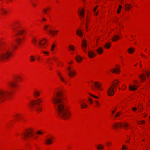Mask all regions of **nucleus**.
Returning a JSON list of instances; mask_svg holds the SVG:
<instances>
[{
	"mask_svg": "<svg viewBox=\"0 0 150 150\" xmlns=\"http://www.w3.org/2000/svg\"><path fill=\"white\" fill-rule=\"evenodd\" d=\"M50 10L49 8H44L42 10L43 13L44 14H47L48 16H49V15L48 14L47 11Z\"/></svg>",
	"mask_w": 150,
	"mask_h": 150,
	"instance_id": "nucleus-21",
	"label": "nucleus"
},
{
	"mask_svg": "<svg viewBox=\"0 0 150 150\" xmlns=\"http://www.w3.org/2000/svg\"><path fill=\"white\" fill-rule=\"evenodd\" d=\"M86 30L87 31H88V26L87 25H86Z\"/></svg>",
	"mask_w": 150,
	"mask_h": 150,
	"instance_id": "nucleus-57",
	"label": "nucleus"
},
{
	"mask_svg": "<svg viewBox=\"0 0 150 150\" xmlns=\"http://www.w3.org/2000/svg\"><path fill=\"white\" fill-rule=\"evenodd\" d=\"M122 8V6L121 5L119 6V8L121 9Z\"/></svg>",
	"mask_w": 150,
	"mask_h": 150,
	"instance_id": "nucleus-56",
	"label": "nucleus"
},
{
	"mask_svg": "<svg viewBox=\"0 0 150 150\" xmlns=\"http://www.w3.org/2000/svg\"><path fill=\"white\" fill-rule=\"evenodd\" d=\"M16 28H13V29L14 30H16Z\"/></svg>",
	"mask_w": 150,
	"mask_h": 150,
	"instance_id": "nucleus-64",
	"label": "nucleus"
},
{
	"mask_svg": "<svg viewBox=\"0 0 150 150\" xmlns=\"http://www.w3.org/2000/svg\"><path fill=\"white\" fill-rule=\"evenodd\" d=\"M32 41L33 43L35 45H36V43L37 42V40L36 38H33L32 40Z\"/></svg>",
	"mask_w": 150,
	"mask_h": 150,
	"instance_id": "nucleus-34",
	"label": "nucleus"
},
{
	"mask_svg": "<svg viewBox=\"0 0 150 150\" xmlns=\"http://www.w3.org/2000/svg\"><path fill=\"white\" fill-rule=\"evenodd\" d=\"M88 54L90 58H93L95 55L94 52L92 51H89L88 53Z\"/></svg>",
	"mask_w": 150,
	"mask_h": 150,
	"instance_id": "nucleus-13",
	"label": "nucleus"
},
{
	"mask_svg": "<svg viewBox=\"0 0 150 150\" xmlns=\"http://www.w3.org/2000/svg\"><path fill=\"white\" fill-rule=\"evenodd\" d=\"M120 11H121V9H120L119 8H118L117 10V13H119L120 12Z\"/></svg>",
	"mask_w": 150,
	"mask_h": 150,
	"instance_id": "nucleus-48",
	"label": "nucleus"
},
{
	"mask_svg": "<svg viewBox=\"0 0 150 150\" xmlns=\"http://www.w3.org/2000/svg\"><path fill=\"white\" fill-rule=\"evenodd\" d=\"M49 25H45L44 28V29H47Z\"/></svg>",
	"mask_w": 150,
	"mask_h": 150,
	"instance_id": "nucleus-46",
	"label": "nucleus"
},
{
	"mask_svg": "<svg viewBox=\"0 0 150 150\" xmlns=\"http://www.w3.org/2000/svg\"><path fill=\"white\" fill-rule=\"evenodd\" d=\"M141 56L143 57H145V56L143 54H142V53L141 54Z\"/></svg>",
	"mask_w": 150,
	"mask_h": 150,
	"instance_id": "nucleus-55",
	"label": "nucleus"
},
{
	"mask_svg": "<svg viewBox=\"0 0 150 150\" xmlns=\"http://www.w3.org/2000/svg\"><path fill=\"white\" fill-rule=\"evenodd\" d=\"M76 61L78 62H81L82 60V58L79 56L77 55L75 57Z\"/></svg>",
	"mask_w": 150,
	"mask_h": 150,
	"instance_id": "nucleus-22",
	"label": "nucleus"
},
{
	"mask_svg": "<svg viewBox=\"0 0 150 150\" xmlns=\"http://www.w3.org/2000/svg\"><path fill=\"white\" fill-rule=\"evenodd\" d=\"M8 85L10 87L9 90L1 89L0 90V101H3L6 100L12 93L11 90L16 87V84L14 81H10L8 83Z\"/></svg>",
	"mask_w": 150,
	"mask_h": 150,
	"instance_id": "nucleus-3",
	"label": "nucleus"
},
{
	"mask_svg": "<svg viewBox=\"0 0 150 150\" xmlns=\"http://www.w3.org/2000/svg\"><path fill=\"white\" fill-rule=\"evenodd\" d=\"M107 93L110 96H113L114 93V91L112 86L110 87L107 91Z\"/></svg>",
	"mask_w": 150,
	"mask_h": 150,
	"instance_id": "nucleus-10",
	"label": "nucleus"
},
{
	"mask_svg": "<svg viewBox=\"0 0 150 150\" xmlns=\"http://www.w3.org/2000/svg\"><path fill=\"white\" fill-rule=\"evenodd\" d=\"M97 148L98 150H102L104 148V146L102 144H99L97 146Z\"/></svg>",
	"mask_w": 150,
	"mask_h": 150,
	"instance_id": "nucleus-27",
	"label": "nucleus"
},
{
	"mask_svg": "<svg viewBox=\"0 0 150 150\" xmlns=\"http://www.w3.org/2000/svg\"><path fill=\"white\" fill-rule=\"evenodd\" d=\"M12 54L10 47L5 46L0 42V62L7 61Z\"/></svg>",
	"mask_w": 150,
	"mask_h": 150,
	"instance_id": "nucleus-2",
	"label": "nucleus"
},
{
	"mask_svg": "<svg viewBox=\"0 0 150 150\" xmlns=\"http://www.w3.org/2000/svg\"><path fill=\"white\" fill-rule=\"evenodd\" d=\"M94 84L95 87L92 88L93 91H95L96 90L101 89L100 83L98 82H96L94 83Z\"/></svg>",
	"mask_w": 150,
	"mask_h": 150,
	"instance_id": "nucleus-8",
	"label": "nucleus"
},
{
	"mask_svg": "<svg viewBox=\"0 0 150 150\" xmlns=\"http://www.w3.org/2000/svg\"><path fill=\"white\" fill-rule=\"evenodd\" d=\"M52 138H50V139H47L46 141H45V143H46L47 144H51L52 142Z\"/></svg>",
	"mask_w": 150,
	"mask_h": 150,
	"instance_id": "nucleus-20",
	"label": "nucleus"
},
{
	"mask_svg": "<svg viewBox=\"0 0 150 150\" xmlns=\"http://www.w3.org/2000/svg\"><path fill=\"white\" fill-rule=\"evenodd\" d=\"M111 70L112 72L113 73L116 72L117 73H119L120 71V69L118 68H116V69H112Z\"/></svg>",
	"mask_w": 150,
	"mask_h": 150,
	"instance_id": "nucleus-26",
	"label": "nucleus"
},
{
	"mask_svg": "<svg viewBox=\"0 0 150 150\" xmlns=\"http://www.w3.org/2000/svg\"><path fill=\"white\" fill-rule=\"evenodd\" d=\"M46 40L45 38L39 40L38 42V44L40 47L43 48V46L46 44Z\"/></svg>",
	"mask_w": 150,
	"mask_h": 150,
	"instance_id": "nucleus-9",
	"label": "nucleus"
},
{
	"mask_svg": "<svg viewBox=\"0 0 150 150\" xmlns=\"http://www.w3.org/2000/svg\"><path fill=\"white\" fill-rule=\"evenodd\" d=\"M25 33V31L23 30H17L15 34V36L16 37L15 39L16 42L19 45H20L23 40V38L21 37V35Z\"/></svg>",
	"mask_w": 150,
	"mask_h": 150,
	"instance_id": "nucleus-5",
	"label": "nucleus"
},
{
	"mask_svg": "<svg viewBox=\"0 0 150 150\" xmlns=\"http://www.w3.org/2000/svg\"><path fill=\"white\" fill-rule=\"evenodd\" d=\"M95 103L96 104V105L97 106H100V104L99 102L97 100H96L95 101Z\"/></svg>",
	"mask_w": 150,
	"mask_h": 150,
	"instance_id": "nucleus-40",
	"label": "nucleus"
},
{
	"mask_svg": "<svg viewBox=\"0 0 150 150\" xmlns=\"http://www.w3.org/2000/svg\"><path fill=\"white\" fill-rule=\"evenodd\" d=\"M104 46L107 48L108 49L110 47V44H109L108 43H107L105 44Z\"/></svg>",
	"mask_w": 150,
	"mask_h": 150,
	"instance_id": "nucleus-35",
	"label": "nucleus"
},
{
	"mask_svg": "<svg viewBox=\"0 0 150 150\" xmlns=\"http://www.w3.org/2000/svg\"><path fill=\"white\" fill-rule=\"evenodd\" d=\"M69 47L71 50L74 51V48L73 45H69Z\"/></svg>",
	"mask_w": 150,
	"mask_h": 150,
	"instance_id": "nucleus-33",
	"label": "nucleus"
},
{
	"mask_svg": "<svg viewBox=\"0 0 150 150\" xmlns=\"http://www.w3.org/2000/svg\"><path fill=\"white\" fill-rule=\"evenodd\" d=\"M33 135V131L31 129H29L23 135L24 138L25 140H27L28 137H31Z\"/></svg>",
	"mask_w": 150,
	"mask_h": 150,
	"instance_id": "nucleus-6",
	"label": "nucleus"
},
{
	"mask_svg": "<svg viewBox=\"0 0 150 150\" xmlns=\"http://www.w3.org/2000/svg\"><path fill=\"white\" fill-rule=\"evenodd\" d=\"M55 47V45L54 44H53L51 47V50L53 51Z\"/></svg>",
	"mask_w": 150,
	"mask_h": 150,
	"instance_id": "nucleus-43",
	"label": "nucleus"
},
{
	"mask_svg": "<svg viewBox=\"0 0 150 150\" xmlns=\"http://www.w3.org/2000/svg\"><path fill=\"white\" fill-rule=\"evenodd\" d=\"M137 88V86L134 85H131L129 86V89L131 91H134L136 90Z\"/></svg>",
	"mask_w": 150,
	"mask_h": 150,
	"instance_id": "nucleus-23",
	"label": "nucleus"
},
{
	"mask_svg": "<svg viewBox=\"0 0 150 150\" xmlns=\"http://www.w3.org/2000/svg\"><path fill=\"white\" fill-rule=\"evenodd\" d=\"M86 48H82V49H83V51L84 52L86 53Z\"/></svg>",
	"mask_w": 150,
	"mask_h": 150,
	"instance_id": "nucleus-50",
	"label": "nucleus"
},
{
	"mask_svg": "<svg viewBox=\"0 0 150 150\" xmlns=\"http://www.w3.org/2000/svg\"><path fill=\"white\" fill-rule=\"evenodd\" d=\"M1 11V14L2 15L6 14L7 13V11L3 8L0 9Z\"/></svg>",
	"mask_w": 150,
	"mask_h": 150,
	"instance_id": "nucleus-30",
	"label": "nucleus"
},
{
	"mask_svg": "<svg viewBox=\"0 0 150 150\" xmlns=\"http://www.w3.org/2000/svg\"><path fill=\"white\" fill-rule=\"evenodd\" d=\"M41 102L42 100L39 98L35 100H32L30 103L29 104L32 108L35 109L38 112H40L42 111V108L39 107V105Z\"/></svg>",
	"mask_w": 150,
	"mask_h": 150,
	"instance_id": "nucleus-4",
	"label": "nucleus"
},
{
	"mask_svg": "<svg viewBox=\"0 0 150 150\" xmlns=\"http://www.w3.org/2000/svg\"><path fill=\"white\" fill-rule=\"evenodd\" d=\"M57 74H58V75H59V78L60 79V80L61 81H62V82H64L65 83H67V82L65 81L64 79V78L61 75V74L60 73H57Z\"/></svg>",
	"mask_w": 150,
	"mask_h": 150,
	"instance_id": "nucleus-19",
	"label": "nucleus"
},
{
	"mask_svg": "<svg viewBox=\"0 0 150 150\" xmlns=\"http://www.w3.org/2000/svg\"><path fill=\"white\" fill-rule=\"evenodd\" d=\"M106 144L108 146L111 145H112V144L109 142H108L106 143Z\"/></svg>",
	"mask_w": 150,
	"mask_h": 150,
	"instance_id": "nucleus-45",
	"label": "nucleus"
},
{
	"mask_svg": "<svg viewBox=\"0 0 150 150\" xmlns=\"http://www.w3.org/2000/svg\"><path fill=\"white\" fill-rule=\"evenodd\" d=\"M97 6H96V7H95V8H94V9H93V11H94V12H95V11L96 10V9H97Z\"/></svg>",
	"mask_w": 150,
	"mask_h": 150,
	"instance_id": "nucleus-52",
	"label": "nucleus"
},
{
	"mask_svg": "<svg viewBox=\"0 0 150 150\" xmlns=\"http://www.w3.org/2000/svg\"><path fill=\"white\" fill-rule=\"evenodd\" d=\"M129 125L127 123H122L121 122H118L115 124L114 125V127L115 128L118 127H121L122 126L124 128L126 129V127L129 126Z\"/></svg>",
	"mask_w": 150,
	"mask_h": 150,
	"instance_id": "nucleus-7",
	"label": "nucleus"
},
{
	"mask_svg": "<svg viewBox=\"0 0 150 150\" xmlns=\"http://www.w3.org/2000/svg\"><path fill=\"white\" fill-rule=\"evenodd\" d=\"M15 117L16 120H18L20 117V115L18 114H16L15 115Z\"/></svg>",
	"mask_w": 150,
	"mask_h": 150,
	"instance_id": "nucleus-36",
	"label": "nucleus"
},
{
	"mask_svg": "<svg viewBox=\"0 0 150 150\" xmlns=\"http://www.w3.org/2000/svg\"><path fill=\"white\" fill-rule=\"evenodd\" d=\"M84 10L83 9L81 11H80L78 12V14L81 17V19L82 18H83L84 16Z\"/></svg>",
	"mask_w": 150,
	"mask_h": 150,
	"instance_id": "nucleus-11",
	"label": "nucleus"
},
{
	"mask_svg": "<svg viewBox=\"0 0 150 150\" xmlns=\"http://www.w3.org/2000/svg\"><path fill=\"white\" fill-rule=\"evenodd\" d=\"M44 52V53L45 54H48V52H45V51H44V52Z\"/></svg>",
	"mask_w": 150,
	"mask_h": 150,
	"instance_id": "nucleus-54",
	"label": "nucleus"
},
{
	"mask_svg": "<svg viewBox=\"0 0 150 150\" xmlns=\"http://www.w3.org/2000/svg\"><path fill=\"white\" fill-rule=\"evenodd\" d=\"M89 94L92 97H94V98H96V99H98L99 98L97 96H94V95H93V94H91V93H89Z\"/></svg>",
	"mask_w": 150,
	"mask_h": 150,
	"instance_id": "nucleus-42",
	"label": "nucleus"
},
{
	"mask_svg": "<svg viewBox=\"0 0 150 150\" xmlns=\"http://www.w3.org/2000/svg\"><path fill=\"white\" fill-rule=\"evenodd\" d=\"M11 47L13 48V49L17 48L16 45L13 44H11Z\"/></svg>",
	"mask_w": 150,
	"mask_h": 150,
	"instance_id": "nucleus-41",
	"label": "nucleus"
},
{
	"mask_svg": "<svg viewBox=\"0 0 150 150\" xmlns=\"http://www.w3.org/2000/svg\"><path fill=\"white\" fill-rule=\"evenodd\" d=\"M141 122V123H145V122L144 121H142L140 122Z\"/></svg>",
	"mask_w": 150,
	"mask_h": 150,
	"instance_id": "nucleus-59",
	"label": "nucleus"
},
{
	"mask_svg": "<svg viewBox=\"0 0 150 150\" xmlns=\"http://www.w3.org/2000/svg\"><path fill=\"white\" fill-rule=\"evenodd\" d=\"M115 112V110H113V111H112V113H114Z\"/></svg>",
	"mask_w": 150,
	"mask_h": 150,
	"instance_id": "nucleus-62",
	"label": "nucleus"
},
{
	"mask_svg": "<svg viewBox=\"0 0 150 150\" xmlns=\"http://www.w3.org/2000/svg\"><path fill=\"white\" fill-rule=\"evenodd\" d=\"M120 115V112H119L116 113V115H115V117H117L119 116Z\"/></svg>",
	"mask_w": 150,
	"mask_h": 150,
	"instance_id": "nucleus-44",
	"label": "nucleus"
},
{
	"mask_svg": "<svg viewBox=\"0 0 150 150\" xmlns=\"http://www.w3.org/2000/svg\"><path fill=\"white\" fill-rule=\"evenodd\" d=\"M76 72L74 71H70L68 73V75L69 77H72L73 76L75 75Z\"/></svg>",
	"mask_w": 150,
	"mask_h": 150,
	"instance_id": "nucleus-24",
	"label": "nucleus"
},
{
	"mask_svg": "<svg viewBox=\"0 0 150 150\" xmlns=\"http://www.w3.org/2000/svg\"><path fill=\"white\" fill-rule=\"evenodd\" d=\"M36 133L38 134H41L42 133L40 131H38L36 132Z\"/></svg>",
	"mask_w": 150,
	"mask_h": 150,
	"instance_id": "nucleus-47",
	"label": "nucleus"
},
{
	"mask_svg": "<svg viewBox=\"0 0 150 150\" xmlns=\"http://www.w3.org/2000/svg\"><path fill=\"white\" fill-rule=\"evenodd\" d=\"M128 149V147L125 145H123L122 146V150H127Z\"/></svg>",
	"mask_w": 150,
	"mask_h": 150,
	"instance_id": "nucleus-37",
	"label": "nucleus"
},
{
	"mask_svg": "<svg viewBox=\"0 0 150 150\" xmlns=\"http://www.w3.org/2000/svg\"><path fill=\"white\" fill-rule=\"evenodd\" d=\"M68 70L69 71V72L71 71L70 70L71 69V68L70 67H69L68 68Z\"/></svg>",
	"mask_w": 150,
	"mask_h": 150,
	"instance_id": "nucleus-53",
	"label": "nucleus"
},
{
	"mask_svg": "<svg viewBox=\"0 0 150 150\" xmlns=\"http://www.w3.org/2000/svg\"><path fill=\"white\" fill-rule=\"evenodd\" d=\"M49 32L50 33L52 34V36H54V34H56L58 32V31L57 30H54L53 31L52 30H49Z\"/></svg>",
	"mask_w": 150,
	"mask_h": 150,
	"instance_id": "nucleus-29",
	"label": "nucleus"
},
{
	"mask_svg": "<svg viewBox=\"0 0 150 150\" xmlns=\"http://www.w3.org/2000/svg\"><path fill=\"white\" fill-rule=\"evenodd\" d=\"M128 52L130 54L133 53L134 52V50L132 47H130L128 49Z\"/></svg>",
	"mask_w": 150,
	"mask_h": 150,
	"instance_id": "nucleus-28",
	"label": "nucleus"
},
{
	"mask_svg": "<svg viewBox=\"0 0 150 150\" xmlns=\"http://www.w3.org/2000/svg\"><path fill=\"white\" fill-rule=\"evenodd\" d=\"M96 51L99 54H102L103 52V49L101 47H100L98 49H97Z\"/></svg>",
	"mask_w": 150,
	"mask_h": 150,
	"instance_id": "nucleus-25",
	"label": "nucleus"
},
{
	"mask_svg": "<svg viewBox=\"0 0 150 150\" xmlns=\"http://www.w3.org/2000/svg\"><path fill=\"white\" fill-rule=\"evenodd\" d=\"M19 78V77H18V76L16 77V79H18Z\"/></svg>",
	"mask_w": 150,
	"mask_h": 150,
	"instance_id": "nucleus-63",
	"label": "nucleus"
},
{
	"mask_svg": "<svg viewBox=\"0 0 150 150\" xmlns=\"http://www.w3.org/2000/svg\"><path fill=\"white\" fill-rule=\"evenodd\" d=\"M76 34L78 36L81 37L83 35V33L81 29L77 30L76 31Z\"/></svg>",
	"mask_w": 150,
	"mask_h": 150,
	"instance_id": "nucleus-17",
	"label": "nucleus"
},
{
	"mask_svg": "<svg viewBox=\"0 0 150 150\" xmlns=\"http://www.w3.org/2000/svg\"><path fill=\"white\" fill-rule=\"evenodd\" d=\"M125 8L126 11H128L132 8V6L131 5L127 4L125 5Z\"/></svg>",
	"mask_w": 150,
	"mask_h": 150,
	"instance_id": "nucleus-15",
	"label": "nucleus"
},
{
	"mask_svg": "<svg viewBox=\"0 0 150 150\" xmlns=\"http://www.w3.org/2000/svg\"><path fill=\"white\" fill-rule=\"evenodd\" d=\"M132 110H133L134 111H135L136 110H137V108L136 107H133L132 108Z\"/></svg>",
	"mask_w": 150,
	"mask_h": 150,
	"instance_id": "nucleus-51",
	"label": "nucleus"
},
{
	"mask_svg": "<svg viewBox=\"0 0 150 150\" xmlns=\"http://www.w3.org/2000/svg\"><path fill=\"white\" fill-rule=\"evenodd\" d=\"M87 105L84 103L81 104V107L82 109H84L85 108L87 107Z\"/></svg>",
	"mask_w": 150,
	"mask_h": 150,
	"instance_id": "nucleus-32",
	"label": "nucleus"
},
{
	"mask_svg": "<svg viewBox=\"0 0 150 150\" xmlns=\"http://www.w3.org/2000/svg\"><path fill=\"white\" fill-rule=\"evenodd\" d=\"M139 77L142 81H144L146 79V76L144 74H140Z\"/></svg>",
	"mask_w": 150,
	"mask_h": 150,
	"instance_id": "nucleus-18",
	"label": "nucleus"
},
{
	"mask_svg": "<svg viewBox=\"0 0 150 150\" xmlns=\"http://www.w3.org/2000/svg\"><path fill=\"white\" fill-rule=\"evenodd\" d=\"M30 61L31 62L34 61L35 60V58L33 56H30Z\"/></svg>",
	"mask_w": 150,
	"mask_h": 150,
	"instance_id": "nucleus-38",
	"label": "nucleus"
},
{
	"mask_svg": "<svg viewBox=\"0 0 150 150\" xmlns=\"http://www.w3.org/2000/svg\"><path fill=\"white\" fill-rule=\"evenodd\" d=\"M89 19L88 18H86V22H87V21H89Z\"/></svg>",
	"mask_w": 150,
	"mask_h": 150,
	"instance_id": "nucleus-61",
	"label": "nucleus"
},
{
	"mask_svg": "<svg viewBox=\"0 0 150 150\" xmlns=\"http://www.w3.org/2000/svg\"><path fill=\"white\" fill-rule=\"evenodd\" d=\"M87 42L85 40H83L82 41V44L81 46L83 48H86L87 47Z\"/></svg>",
	"mask_w": 150,
	"mask_h": 150,
	"instance_id": "nucleus-16",
	"label": "nucleus"
},
{
	"mask_svg": "<svg viewBox=\"0 0 150 150\" xmlns=\"http://www.w3.org/2000/svg\"><path fill=\"white\" fill-rule=\"evenodd\" d=\"M89 101H90V104H91L92 103V99H91V98H89Z\"/></svg>",
	"mask_w": 150,
	"mask_h": 150,
	"instance_id": "nucleus-49",
	"label": "nucleus"
},
{
	"mask_svg": "<svg viewBox=\"0 0 150 150\" xmlns=\"http://www.w3.org/2000/svg\"><path fill=\"white\" fill-rule=\"evenodd\" d=\"M33 94L35 97H37L40 96V93L38 91L35 90L33 91Z\"/></svg>",
	"mask_w": 150,
	"mask_h": 150,
	"instance_id": "nucleus-12",
	"label": "nucleus"
},
{
	"mask_svg": "<svg viewBox=\"0 0 150 150\" xmlns=\"http://www.w3.org/2000/svg\"><path fill=\"white\" fill-rule=\"evenodd\" d=\"M98 12H96V13H95V12H94V13H95V15L96 16H97V15L98 14Z\"/></svg>",
	"mask_w": 150,
	"mask_h": 150,
	"instance_id": "nucleus-58",
	"label": "nucleus"
},
{
	"mask_svg": "<svg viewBox=\"0 0 150 150\" xmlns=\"http://www.w3.org/2000/svg\"><path fill=\"white\" fill-rule=\"evenodd\" d=\"M119 81L117 80H116L115 81H114L113 83V84H112V86H113L115 87V88L116 85H117L118 83H119Z\"/></svg>",
	"mask_w": 150,
	"mask_h": 150,
	"instance_id": "nucleus-31",
	"label": "nucleus"
},
{
	"mask_svg": "<svg viewBox=\"0 0 150 150\" xmlns=\"http://www.w3.org/2000/svg\"><path fill=\"white\" fill-rule=\"evenodd\" d=\"M42 20L44 21H46V19L45 18H43Z\"/></svg>",
	"mask_w": 150,
	"mask_h": 150,
	"instance_id": "nucleus-60",
	"label": "nucleus"
},
{
	"mask_svg": "<svg viewBox=\"0 0 150 150\" xmlns=\"http://www.w3.org/2000/svg\"><path fill=\"white\" fill-rule=\"evenodd\" d=\"M120 37L118 35L116 34L114 35L112 38V40L113 41H116L119 39Z\"/></svg>",
	"mask_w": 150,
	"mask_h": 150,
	"instance_id": "nucleus-14",
	"label": "nucleus"
},
{
	"mask_svg": "<svg viewBox=\"0 0 150 150\" xmlns=\"http://www.w3.org/2000/svg\"><path fill=\"white\" fill-rule=\"evenodd\" d=\"M145 74L146 76L148 78L150 76L149 72V71H146L145 72Z\"/></svg>",
	"mask_w": 150,
	"mask_h": 150,
	"instance_id": "nucleus-39",
	"label": "nucleus"
},
{
	"mask_svg": "<svg viewBox=\"0 0 150 150\" xmlns=\"http://www.w3.org/2000/svg\"><path fill=\"white\" fill-rule=\"evenodd\" d=\"M64 99L62 92L60 91L57 92L56 96L52 98L53 103L55 106L58 115L62 119H67L70 114L64 105Z\"/></svg>",
	"mask_w": 150,
	"mask_h": 150,
	"instance_id": "nucleus-1",
	"label": "nucleus"
}]
</instances>
